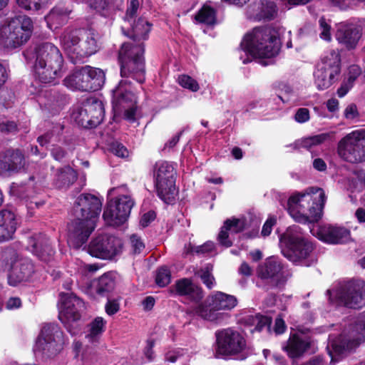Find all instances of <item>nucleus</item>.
Returning <instances> with one entry per match:
<instances>
[{
  "mask_svg": "<svg viewBox=\"0 0 365 365\" xmlns=\"http://www.w3.org/2000/svg\"><path fill=\"white\" fill-rule=\"evenodd\" d=\"M72 11L73 6L70 2H59L46 16L47 24L55 29L61 27L68 23Z\"/></svg>",
  "mask_w": 365,
  "mask_h": 365,
  "instance_id": "29",
  "label": "nucleus"
},
{
  "mask_svg": "<svg viewBox=\"0 0 365 365\" xmlns=\"http://www.w3.org/2000/svg\"><path fill=\"white\" fill-rule=\"evenodd\" d=\"M106 81L105 72L91 66L76 68L63 79V85L71 90L95 92L102 88Z\"/></svg>",
  "mask_w": 365,
  "mask_h": 365,
  "instance_id": "9",
  "label": "nucleus"
},
{
  "mask_svg": "<svg viewBox=\"0 0 365 365\" xmlns=\"http://www.w3.org/2000/svg\"><path fill=\"white\" fill-rule=\"evenodd\" d=\"M134 205V200L129 195H120L111 199L107 202L103 218L109 226H120L128 220Z\"/></svg>",
  "mask_w": 365,
  "mask_h": 365,
  "instance_id": "15",
  "label": "nucleus"
},
{
  "mask_svg": "<svg viewBox=\"0 0 365 365\" xmlns=\"http://www.w3.org/2000/svg\"><path fill=\"white\" fill-rule=\"evenodd\" d=\"M272 319L271 317L257 314V321L255 327L253 329H251V332L254 331H262L264 328L270 330Z\"/></svg>",
  "mask_w": 365,
  "mask_h": 365,
  "instance_id": "52",
  "label": "nucleus"
},
{
  "mask_svg": "<svg viewBox=\"0 0 365 365\" xmlns=\"http://www.w3.org/2000/svg\"><path fill=\"white\" fill-rule=\"evenodd\" d=\"M319 29L321 30V32L319 34L320 38L324 41H330L331 39V26L327 21V19H325L324 16H322L319 18Z\"/></svg>",
  "mask_w": 365,
  "mask_h": 365,
  "instance_id": "53",
  "label": "nucleus"
},
{
  "mask_svg": "<svg viewBox=\"0 0 365 365\" xmlns=\"http://www.w3.org/2000/svg\"><path fill=\"white\" fill-rule=\"evenodd\" d=\"M107 299L108 301L105 305V311L108 315L113 316L119 312L120 303L118 302V299H110V297Z\"/></svg>",
  "mask_w": 365,
  "mask_h": 365,
  "instance_id": "61",
  "label": "nucleus"
},
{
  "mask_svg": "<svg viewBox=\"0 0 365 365\" xmlns=\"http://www.w3.org/2000/svg\"><path fill=\"white\" fill-rule=\"evenodd\" d=\"M50 1L51 0H16L18 5L27 11H38Z\"/></svg>",
  "mask_w": 365,
  "mask_h": 365,
  "instance_id": "49",
  "label": "nucleus"
},
{
  "mask_svg": "<svg viewBox=\"0 0 365 365\" xmlns=\"http://www.w3.org/2000/svg\"><path fill=\"white\" fill-rule=\"evenodd\" d=\"M358 130L343 137L337 144L336 152L344 161L352 164L365 161V148Z\"/></svg>",
  "mask_w": 365,
  "mask_h": 365,
  "instance_id": "17",
  "label": "nucleus"
},
{
  "mask_svg": "<svg viewBox=\"0 0 365 365\" xmlns=\"http://www.w3.org/2000/svg\"><path fill=\"white\" fill-rule=\"evenodd\" d=\"M101 200L90 193L81 194L76 200L73 208V217L90 220L96 224L101 212Z\"/></svg>",
  "mask_w": 365,
  "mask_h": 365,
  "instance_id": "19",
  "label": "nucleus"
},
{
  "mask_svg": "<svg viewBox=\"0 0 365 365\" xmlns=\"http://www.w3.org/2000/svg\"><path fill=\"white\" fill-rule=\"evenodd\" d=\"M242 49L254 58L262 60L263 66L268 63L264 58L276 56L280 50L281 42L278 32L271 27H256L247 34L240 43Z\"/></svg>",
  "mask_w": 365,
  "mask_h": 365,
  "instance_id": "2",
  "label": "nucleus"
},
{
  "mask_svg": "<svg viewBox=\"0 0 365 365\" xmlns=\"http://www.w3.org/2000/svg\"><path fill=\"white\" fill-rule=\"evenodd\" d=\"M362 36V29L360 26L353 24L342 23L336 32V38L338 43L345 47L348 51L356 48Z\"/></svg>",
  "mask_w": 365,
  "mask_h": 365,
  "instance_id": "25",
  "label": "nucleus"
},
{
  "mask_svg": "<svg viewBox=\"0 0 365 365\" xmlns=\"http://www.w3.org/2000/svg\"><path fill=\"white\" fill-rule=\"evenodd\" d=\"M84 104L86 107V110L92 119L90 120L93 125L97 127L102 123L105 116L103 103L96 98H90L84 102Z\"/></svg>",
  "mask_w": 365,
  "mask_h": 365,
  "instance_id": "39",
  "label": "nucleus"
},
{
  "mask_svg": "<svg viewBox=\"0 0 365 365\" xmlns=\"http://www.w3.org/2000/svg\"><path fill=\"white\" fill-rule=\"evenodd\" d=\"M77 178L76 171L70 165H66L57 169L53 185L57 189H67L76 181Z\"/></svg>",
  "mask_w": 365,
  "mask_h": 365,
  "instance_id": "38",
  "label": "nucleus"
},
{
  "mask_svg": "<svg viewBox=\"0 0 365 365\" xmlns=\"http://www.w3.org/2000/svg\"><path fill=\"white\" fill-rule=\"evenodd\" d=\"M341 69V56L339 52L331 50L322 58V66L314 73L317 88L319 91L329 88L338 80Z\"/></svg>",
  "mask_w": 365,
  "mask_h": 365,
  "instance_id": "13",
  "label": "nucleus"
},
{
  "mask_svg": "<svg viewBox=\"0 0 365 365\" xmlns=\"http://www.w3.org/2000/svg\"><path fill=\"white\" fill-rule=\"evenodd\" d=\"M128 25L121 28L123 34L133 41L134 43H141V41H145L149 37L153 24L145 18L139 17L130 22H126Z\"/></svg>",
  "mask_w": 365,
  "mask_h": 365,
  "instance_id": "27",
  "label": "nucleus"
},
{
  "mask_svg": "<svg viewBox=\"0 0 365 365\" xmlns=\"http://www.w3.org/2000/svg\"><path fill=\"white\" fill-rule=\"evenodd\" d=\"M178 83L182 88L192 92H197L200 89L197 81L188 75L182 74L179 76Z\"/></svg>",
  "mask_w": 365,
  "mask_h": 365,
  "instance_id": "50",
  "label": "nucleus"
},
{
  "mask_svg": "<svg viewBox=\"0 0 365 365\" xmlns=\"http://www.w3.org/2000/svg\"><path fill=\"white\" fill-rule=\"evenodd\" d=\"M46 102V107L53 114L58 113L63 107L68 103V96L56 89H51L45 92Z\"/></svg>",
  "mask_w": 365,
  "mask_h": 365,
  "instance_id": "37",
  "label": "nucleus"
},
{
  "mask_svg": "<svg viewBox=\"0 0 365 365\" xmlns=\"http://www.w3.org/2000/svg\"><path fill=\"white\" fill-rule=\"evenodd\" d=\"M138 8L139 1L130 0V4L127 6L125 14L123 18L125 22H130L133 19H135Z\"/></svg>",
  "mask_w": 365,
  "mask_h": 365,
  "instance_id": "54",
  "label": "nucleus"
},
{
  "mask_svg": "<svg viewBox=\"0 0 365 365\" xmlns=\"http://www.w3.org/2000/svg\"><path fill=\"white\" fill-rule=\"evenodd\" d=\"M310 118L309 110L307 108H298L294 115V120L299 123L307 122Z\"/></svg>",
  "mask_w": 365,
  "mask_h": 365,
  "instance_id": "62",
  "label": "nucleus"
},
{
  "mask_svg": "<svg viewBox=\"0 0 365 365\" xmlns=\"http://www.w3.org/2000/svg\"><path fill=\"white\" fill-rule=\"evenodd\" d=\"M83 31V29H81L67 28L61 36V44L71 61L73 59L76 48L79 43Z\"/></svg>",
  "mask_w": 365,
  "mask_h": 365,
  "instance_id": "35",
  "label": "nucleus"
},
{
  "mask_svg": "<svg viewBox=\"0 0 365 365\" xmlns=\"http://www.w3.org/2000/svg\"><path fill=\"white\" fill-rule=\"evenodd\" d=\"M110 150L113 154L120 158H126L128 156V150L127 148L118 141L110 143Z\"/></svg>",
  "mask_w": 365,
  "mask_h": 365,
  "instance_id": "57",
  "label": "nucleus"
},
{
  "mask_svg": "<svg viewBox=\"0 0 365 365\" xmlns=\"http://www.w3.org/2000/svg\"><path fill=\"white\" fill-rule=\"evenodd\" d=\"M34 29L31 19L26 15L12 18L1 31L2 43L7 48H16L25 44L31 38Z\"/></svg>",
  "mask_w": 365,
  "mask_h": 365,
  "instance_id": "10",
  "label": "nucleus"
},
{
  "mask_svg": "<svg viewBox=\"0 0 365 365\" xmlns=\"http://www.w3.org/2000/svg\"><path fill=\"white\" fill-rule=\"evenodd\" d=\"M25 165V157L19 149L9 148L0 153V175L19 173Z\"/></svg>",
  "mask_w": 365,
  "mask_h": 365,
  "instance_id": "24",
  "label": "nucleus"
},
{
  "mask_svg": "<svg viewBox=\"0 0 365 365\" xmlns=\"http://www.w3.org/2000/svg\"><path fill=\"white\" fill-rule=\"evenodd\" d=\"M144 55V43H123L118 54L120 76L124 79L132 78L143 84L146 75Z\"/></svg>",
  "mask_w": 365,
  "mask_h": 365,
  "instance_id": "5",
  "label": "nucleus"
},
{
  "mask_svg": "<svg viewBox=\"0 0 365 365\" xmlns=\"http://www.w3.org/2000/svg\"><path fill=\"white\" fill-rule=\"evenodd\" d=\"M138 110V104L131 106L125 107L123 109V118L129 123H134L137 121L136 117Z\"/></svg>",
  "mask_w": 365,
  "mask_h": 365,
  "instance_id": "56",
  "label": "nucleus"
},
{
  "mask_svg": "<svg viewBox=\"0 0 365 365\" xmlns=\"http://www.w3.org/2000/svg\"><path fill=\"white\" fill-rule=\"evenodd\" d=\"M34 73L41 83L49 84L61 76L63 58L58 48L50 42H44L35 48Z\"/></svg>",
  "mask_w": 365,
  "mask_h": 365,
  "instance_id": "4",
  "label": "nucleus"
},
{
  "mask_svg": "<svg viewBox=\"0 0 365 365\" xmlns=\"http://www.w3.org/2000/svg\"><path fill=\"white\" fill-rule=\"evenodd\" d=\"M277 220L275 217H269L262 226L261 234L264 237L269 236L272 230V227L276 224Z\"/></svg>",
  "mask_w": 365,
  "mask_h": 365,
  "instance_id": "64",
  "label": "nucleus"
},
{
  "mask_svg": "<svg viewBox=\"0 0 365 365\" xmlns=\"http://www.w3.org/2000/svg\"><path fill=\"white\" fill-rule=\"evenodd\" d=\"M237 304V299L235 296L217 292L195 307L193 313L205 320L216 322L220 315L217 311L231 310Z\"/></svg>",
  "mask_w": 365,
  "mask_h": 365,
  "instance_id": "11",
  "label": "nucleus"
},
{
  "mask_svg": "<svg viewBox=\"0 0 365 365\" xmlns=\"http://www.w3.org/2000/svg\"><path fill=\"white\" fill-rule=\"evenodd\" d=\"M51 155L55 160L59 163H63L68 156V152L64 148L60 145H53L51 150Z\"/></svg>",
  "mask_w": 365,
  "mask_h": 365,
  "instance_id": "58",
  "label": "nucleus"
},
{
  "mask_svg": "<svg viewBox=\"0 0 365 365\" xmlns=\"http://www.w3.org/2000/svg\"><path fill=\"white\" fill-rule=\"evenodd\" d=\"M282 255L293 263H302L310 266L308 262L313 251L315 249L314 243L309 239L303 237L302 228L293 225L287 228L285 232L279 237Z\"/></svg>",
  "mask_w": 365,
  "mask_h": 365,
  "instance_id": "6",
  "label": "nucleus"
},
{
  "mask_svg": "<svg viewBox=\"0 0 365 365\" xmlns=\"http://www.w3.org/2000/svg\"><path fill=\"white\" fill-rule=\"evenodd\" d=\"M86 107L83 103V106L78 108L75 112L73 113V117L76 123L84 128L91 129L96 128V125L92 124L90 120H92L88 115Z\"/></svg>",
  "mask_w": 365,
  "mask_h": 365,
  "instance_id": "43",
  "label": "nucleus"
},
{
  "mask_svg": "<svg viewBox=\"0 0 365 365\" xmlns=\"http://www.w3.org/2000/svg\"><path fill=\"white\" fill-rule=\"evenodd\" d=\"M96 224L77 217H73L68 224V243L70 247L78 250L86 247L88 240L96 229Z\"/></svg>",
  "mask_w": 365,
  "mask_h": 365,
  "instance_id": "20",
  "label": "nucleus"
},
{
  "mask_svg": "<svg viewBox=\"0 0 365 365\" xmlns=\"http://www.w3.org/2000/svg\"><path fill=\"white\" fill-rule=\"evenodd\" d=\"M310 192L291 195L287 200V211L295 222L314 224L322 217L326 202L323 189L310 187Z\"/></svg>",
  "mask_w": 365,
  "mask_h": 365,
  "instance_id": "1",
  "label": "nucleus"
},
{
  "mask_svg": "<svg viewBox=\"0 0 365 365\" xmlns=\"http://www.w3.org/2000/svg\"><path fill=\"white\" fill-rule=\"evenodd\" d=\"M175 293L180 297H187L190 301L200 304L204 297L202 288L194 284L190 278L178 279L175 284Z\"/></svg>",
  "mask_w": 365,
  "mask_h": 365,
  "instance_id": "28",
  "label": "nucleus"
},
{
  "mask_svg": "<svg viewBox=\"0 0 365 365\" xmlns=\"http://www.w3.org/2000/svg\"><path fill=\"white\" fill-rule=\"evenodd\" d=\"M121 240L108 234L98 235L89 242L88 253L96 258L111 259L121 252Z\"/></svg>",
  "mask_w": 365,
  "mask_h": 365,
  "instance_id": "18",
  "label": "nucleus"
},
{
  "mask_svg": "<svg viewBox=\"0 0 365 365\" xmlns=\"http://www.w3.org/2000/svg\"><path fill=\"white\" fill-rule=\"evenodd\" d=\"M63 334L56 323L46 324L41 329L36 341L37 349L48 358L57 355L63 347Z\"/></svg>",
  "mask_w": 365,
  "mask_h": 365,
  "instance_id": "14",
  "label": "nucleus"
},
{
  "mask_svg": "<svg viewBox=\"0 0 365 365\" xmlns=\"http://www.w3.org/2000/svg\"><path fill=\"white\" fill-rule=\"evenodd\" d=\"M18 125L14 120L0 122V131L4 134H15L18 132Z\"/></svg>",
  "mask_w": 365,
  "mask_h": 365,
  "instance_id": "59",
  "label": "nucleus"
},
{
  "mask_svg": "<svg viewBox=\"0 0 365 365\" xmlns=\"http://www.w3.org/2000/svg\"><path fill=\"white\" fill-rule=\"evenodd\" d=\"M195 276L199 277L202 282L208 289H212L215 284V279L211 273V269L208 265L205 268H201L195 273Z\"/></svg>",
  "mask_w": 365,
  "mask_h": 365,
  "instance_id": "48",
  "label": "nucleus"
},
{
  "mask_svg": "<svg viewBox=\"0 0 365 365\" xmlns=\"http://www.w3.org/2000/svg\"><path fill=\"white\" fill-rule=\"evenodd\" d=\"M158 287H165L171 282V272L167 266L160 267L157 271L155 279Z\"/></svg>",
  "mask_w": 365,
  "mask_h": 365,
  "instance_id": "46",
  "label": "nucleus"
},
{
  "mask_svg": "<svg viewBox=\"0 0 365 365\" xmlns=\"http://www.w3.org/2000/svg\"><path fill=\"white\" fill-rule=\"evenodd\" d=\"M284 264L281 260L274 256L267 258L257 269V275L261 279L257 286L267 292L275 288H281L286 283L283 275Z\"/></svg>",
  "mask_w": 365,
  "mask_h": 365,
  "instance_id": "12",
  "label": "nucleus"
},
{
  "mask_svg": "<svg viewBox=\"0 0 365 365\" xmlns=\"http://www.w3.org/2000/svg\"><path fill=\"white\" fill-rule=\"evenodd\" d=\"M153 173L158 197L168 205L173 204L177 192V170L174 164L166 160H158L153 165Z\"/></svg>",
  "mask_w": 365,
  "mask_h": 365,
  "instance_id": "8",
  "label": "nucleus"
},
{
  "mask_svg": "<svg viewBox=\"0 0 365 365\" xmlns=\"http://www.w3.org/2000/svg\"><path fill=\"white\" fill-rule=\"evenodd\" d=\"M332 136V133H323L306 138L304 143L305 146L318 145L330 140Z\"/></svg>",
  "mask_w": 365,
  "mask_h": 365,
  "instance_id": "51",
  "label": "nucleus"
},
{
  "mask_svg": "<svg viewBox=\"0 0 365 365\" xmlns=\"http://www.w3.org/2000/svg\"><path fill=\"white\" fill-rule=\"evenodd\" d=\"M334 299L337 304L349 309H359L365 305V282L351 280L335 291Z\"/></svg>",
  "mask_w": 365,
  "mask_h": 365,
  "instance_id": "16",
  "label": "nucleus"
},
{
  "mask_svg": "<svg viewBox=\"0 0 365 365\" xmlns=\"http://www.w3.org/2000/svg\"><path fill=\"white\" fill-rule=\"evenodd\" d=\"M362 71L357 65H351L348 68L347 77L344 79L337 89L336 93L339 98H343L353 88L356 80L361 76Z\"/></svg>",
  "mask_w": 365,
  "mask_h": 365,
  "instance_id": "40",
  "label": "nucleus"
},
{
  "mask_svg": "<svg viewBox=\"0 0 365 365\" xmlns=\"http://www.w3.org/2000/svg\"><path fill=\"white\" fill-rule=\"evenodd\" d=\"M35 272L33 262L29 259H21L15 262L8 274V283L16 287L21 282H28Z\"/></svg>",
  "mask_w": 365,
  "mask_h": 365,
  "instance_id": "26",
  "label": "nucleus"
},
{
  "mask_svg": "<svg viewBox=\"0 0 365 365\" xmlns=\"http://www.w3.org/2000/svg\"><path fill=\"white\" fill-rule=\"evenodd\" d=\"M97 36L93 30L83 29L72 60L73 63H83L86 58L98 51L100 46Z\"/></svg>",
  "mask_w": 365,
  "mask_h": 365,
  "instance_id": "22",
  "label": "nucleus"
},
{
  "mask_svg": "<svg viewBox=\"0 0 365 365\" xmlns=\"http://www.w3.org/2000/svg\"><path fill=\"white\" fill-rule=\"evenodd\" d=\"M365 341V314H361L346 329H344L336 339L327 346L331 358V363L341 361Z\"/></svg>",
  "mask_w": 365,
  "mask_h": 365,
  "instance_id": "3",
  "label": "nucleus"
},
{
  "mask_svg": "<svg viewBox=\"0 0 365 365\" xmlns=\"http://www.w3.org/2000/svg\"><path fill=\"white\" fill-rule=\"evenodd\" d=\"M214 356L216 359L229 360L246 359L244 354L247 349V340L238 331L233 328L218 329L215 333Z\"/></svg>",
  "mask_w": 365,
  "mask_h": 365,
  "instance_id": "7",
  "label": "nucleus"
},
{
  "mask_svg": "<svg viewBox=\"0 0 365 365\" xmlns=\"http://www.w3.org/2000/svg\"><path fill=\"white\" fill-rule=\"evenodd\" d=\"M86 107L83 103V106L78 108L75 112L73 113V117L76 123L84 128L91 129L96 128V125L92 124L90 120H92L88 115Z\"/></svg>",
  "mask_w": 365,
  "mask_h": 365,
  "instance_id": "44",
  "label": "nucleus"
},
{
  "mask_svg": "<svg viewBox=\"0 0 365 365\" xmlns=\"http://www.w3.org/2000/svg\"><path fill=\"white\" fill-rule=\"evenodd\" d=\"M245 228V222L236 217L227 219L224 222L223 226L221 227L220 232L218 235L217 240L219 243L226 247L232 246V242L229 239L228 231H232L234 233H240Z\"/></svg>",
  "mask_w": 365,
  "mask_h": 365,
  "instance_id": "34",
  "label": "nucleus"
},
{
  "mask_svg": "<svg viewBox=\"0 0 365 365\" xmlns=\"http://www.w3.org/2000/svg\"><path fill=\"white\" fill-rule=\"evenodd\" d=\"M17 224L16 216L12 211L9 210L0 211V242L13 239Z\"/></svg>",
  "mask_w": 365,
  "mask_h": 365,
  "instance_id": "33",
  "label": "nucleus"
},
{
  "mask_svg": "<svg viewBox=\"0 0 365 365\" xmlns=\"http://www.w3.org/2000/svg\"><path fill=\"white\" fill-rule=\"evenodd\" d=\"M132 82L122 79L112 91L113 109L117 113L123 112L125 107L138 104V97L132 91Z\"/></svg>",
  "mask_w": 365,
  "mask_h": 365,
  "instance_id": "21",
  "label": "nucleus"
},
{
  "mask_svg": "<svg viewBox=\"0 0 365 365\" xmlns=\"http://www.w3.org/2000/svg\"><path fill=\"white\" fill-rule=\"evenodd\" d=\"M130 240L133 254H140L145 248V244L142 241L141 238L138 235L133 234L130 236Z\"/></svg>",
  "mask_w": 365,
  "mask_h": 365,
  "instance_id": "60",
  "label": "nucleus"
},
{
  "mask_svg": "<svg viewBox=\"0 0 365 365\" xmlns=\"http://www.w3.org/2000/svg\"><path fill=\"white\" fill-rule=\"evenodd\" d=\"M195 19L200 24L212 26L217 23V11L208 5H203L195 16Z\"/></svg>",
  "mask_w": 365,
  "mask_h": 365,
  "instance_id": "41",
  "label": "nucleus"
},
{
  "mask_svg": "<svg viewBox=\"0 0 365 365\" xmlns=\"http://www.w3.org/2000/svg\"><path fill=\"white\" fill-rule=\"evenodd\" d=\"M62 322L64 324V327L66 330L72 335L76 336L81 331V327L78 324V322H73L71 320L63 321L61 317H59Z\"/></svg>",
  "mask_w": 365,
  "mask_h": 365,
  "instance_id": "63",
  "label": "nucleus"
},
{
  "mask_svg": "<svg viewBox=\"0 0 365 365\" xmlns=\"http://www.w3.org/2000/svg\"><path fill=\"white\" fill-rule=\"evenodd\" d=\"M91 291L100 297H110L115 287V279L113 273L106 272L93 279L91 282Z\"/></svg>",
  "mask_w": 365,
  "mask_h": 365,
  "instance_id": "32",
  "label": "nucleus"
},
{
  "mask_svg": "<svg viewBox=\"0 0 365 365\" xmlns=\"http://www.w3.org/2000/svg\"><path fill=\"white\" fill-rule=\"evenodd\" d=\"M33 190L30 183L14 182L10 185L9 193L20 200H27L33 194Z\"/></svg>",
  "mask_w": 365,
  "mask_h": 365,
  "instance_id": "42",
  "label": "nucleus"
},
{
  "mask_svg": "<svg viewBox=\"0 0 365 365\" xmlns=\"http://www.w3.org/2000/svg\"><path fill=\"white\" fill-rule=\"evenodd\" d=\"M277 13V5L274 2L267 1L262 3L259 16L264 21L273 20Z\"/></svg>",
  "mask_w": 365,
  "mask_h": 365,
  "instance_id": "47",
  "label": "nucleus"
},
{
  "mask_svg": "<svg viewBox=\"0 0 365 365\" xmlns=\"http://www.w3.org/2000/svg\"><path fill=\"white\" fill-rule=\"evenodd\" d=\"M90 326V335L91 336H96L103 331L105 322L102 317H98L92 321Z\"/></svg>",
  "mask_w": 365,
  "mask_h": 365,
  "instance_id": "55",
  "label": "nucleus"
},
{
  "mask_svg": "<svg viewBox=\"0 0 365 365\" xmlns=\"http://www.w3.org/2000/svg\"><path fill=\"white\" fill-rule=\"evenodd\" d=\"M319 238L327 244H345L351 240V232L344 227L329 226L320 231Z\"/></svg>",
  "mask_w": 365,
  "mask_h": 365,
  "instance_id": "31",
  "label": "nucleus"
},
{
  "mask_svg": "<svg viewBox=\"0 0 365 365\" xmlns=\"http://www.w3.org/2000/svg\"><path fill=\"white\" fill-rule=\"evenodd\" d=\"M91 9L98 12L103 17H109L112 13L111 6L107 0H89Z\"/></svg>",
  "mask_w": 365,
  "mask_h": 365,
  "instance_id": "45",
  "label": "nucleus"
},
{
  "mask_svg": "<svg viewBox=\"0 0 365 365\" xmlns=\"http://www.w3.org/2000/svg\"><path fill=\"white\" fill-rule=\"evenodd\" d=\"M30 244L33 247V252L42 261L49 262L55 254L49 240L44 237H34L31 240Z\"/></svg>",
  "mask_w": 365,
  "mask_h": 365,
  "instance_id": "36",
  "label": "nucleus"
},
{
  "mask_svg": "<svg viewBox=\"0 0 365 365\" xmlns=\"http://www.w3.org/2000/svg\"><path fill=\"white\" fill-rule=\"evenodd\" d=\"M61 302V314L66 320H71L73 322H78L81 318V313L85 309L83 301L73 293L59 294Z\"/></svg>",
  "mask_w": 365,
  "mask_h": 365,
  "instance_id": "23",
  "label": "nucleus"
},
{
  "mask_svg": "<svg viewBox=\"0 0 365 365\" xmlns=\"http://www.w3.org/2000/svg\"><path fill=\"white\" fill-rule=\"evenodd\" d=\"M310 347L311 341L309 338L294 333L290 334L283 349L290 359H297L302 356Z\"/></svg>",
  "mask_w": 365,
  "mask_h": 365,
  "instance_id": "30",
  "label": "nucleus"
}]
</instances>
